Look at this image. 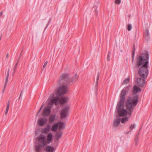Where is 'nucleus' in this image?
<instances>
[{"label":"nucleus","mask_w":152,"mask_h":152,"mask_svg":"<svg viewBox=\"0 0 152 152\" xmlns=\"http://www.w3.org/2000/svg\"><path fill=\"white\" fill-rule=\"evenodd\" d=\"M12 75H14V74H13Z\"/></svg>","instance_id":"nucleus-42"},{"label":"nucleus","mask_w":152,"mask_h":152,"mask_svg":"<svg viewBox=\"0 0 152 152\" xmlns=\"http://www.w3.org/2000/svg\"><path fill=\"white\" fill-rule=\"evenodd\" d=\"M23 51V50H21V52H22Z\"/></svg>","instance_id":"nucleus-43"},{"label":"nucleus","mask_w":152,"mask_h":152,"mask_svg":"<svg viewBox=\"0 0 152 152\" xmlns=\"http://www.w3.org/2000/svg\"><path fill=\"white\" fill-rule=\"evenodd\" d=\"M51 125L49 124H47L46 127L43 128L42 130V132L44 133H47L50 131Z\"/></svg>","instance_id":"nucleus-14"},{"label":"nucleus","mask_w":152,"mask_h":152,"mask_svg":"<svg viewBox=\"0 0 152 152\" xmlns=\"http://www.w3.org/2000/svg\"><path fill=\"white\" fill-rule=\"evenodd\" d=\"M149 54L146 51L138 56L136 59V68L140 67L138 70L139 75L144 78H146L148 74V63Z\"/></svg>","instance_id":"nucleus-1"},{"label":"nucleus","mask_w":152,"mask_h":152,"mask_svg":"<svg viewBox=\"0 0 152 152\" xmlns=\"http://www.w3.org/2000/svg\"><path fill=\"white\" fill-rule=\"evenodd\" d=\"M137 136H138V135H137L136 136V138L135 140V142H138V141L139 139H138V138Z\"/></svg>","instance_id":"nucleus-31"},{"label":"nucleus","mask_w":152,"mask_h":152,"mask_svg":"<svg viewBox=\"0 0 152 152\" xmlns=\"http://www.w3.org/2000/svg\"><path fill=\"white\" fill-rule=\"evenodd\" d=\"M121 119L120 118H118L114 120L113 121V126L114 127H117L121 121Z\"/></svg>","instance_id":"nucleus-13"},{"label":"nucleus","mask_w":152,"mask_h":152,"mask_svg":"<svg viewBox=\"0 0 152 152\" xmlns=\"http://www.w3.org/2000/svg\"><path fill=\"white\" fill-rule=\"evenodd\" d=\"M99 72H98L97 73V74L96 78V84H95V87H96V86H97L98 85V80H99Z\"/></svg>","instance_id":"nucleus-21"},{"label":"nucleus","mask_w":152,"mask_h":152,"mask_svg":"<svg viewBox=\"0 0 152 152\" xmlns=\"http://www.w3.org/2000/svg\"><path fill=\"white\" fill-rule=\"evenodd\" d=\"M5 86H4V88L3 90L2 91V93L3 94L4 93V91H5Z\"/></svg>","instance_id":"nucleus-35"},{"label":"nucleus","mask_w":152,"mask_h":152,"mask_svg":"<svg viewBox=\"0 0 152 152\" xmlns=\"http://www.w3.org/2000/svg\"><path fill=\"white\" fill-rule=\"evenodd\" d=\"M115 2L116 4H119L121 2V0H115Z\"/></svg>","instance_id":"nucleus-29"},{"label":"nucleus","mask_w":152,"mask_h":152,"mask_svg":"<svg viewBox=\"0 0 152 152\" xmlns=\"http://www.w3.org/2000/svg\"><path fill=\"white\" fill-rule=\"evenodd\" d=\"M9 105H7L5 112V114L6 115L7 114L9 108Z\"/></svg>","instance_id":"nucleus-25"},{"label":"nucleus","mask_w":152,"mask_h":152,"mask_svg":"<svg viewBox=\"0 0 152 152\" xmlns=\"http://www.w3.org/2000/svg\"><path fill=\"white\" fill-rule=\"evenodd\" d=\"M129 81V78H127V79H125L123 82L122 83V85H124L125 84H126L128 83Z\"/></svg>","instance_id":"nucleus-22"},{"label":"nucleus","mask_w":152,"mask_h":152,"mask_svg":"<svg viewBox=\"0 0 152 152\" xmlns=\"http://www.w3.org/2000/svg\"><path fill=\"white\" fill-rule=\"evenodd\" d=\"M42 107H41L40 108V109H39V111H38V112L37 113V114H38V113H39L40 112V111H41V110H42Z\"/></svg>","instance_id":"nucleus-34"},{"label":"nucleus","mask_w":152,"mask_h":152,"mask_svg":"<svg viewBox=\"0 0 152 152\" xmlns=\"http://www.w3.org/2000/svg\"><path fill=\"white\" fill-rule=\"evenodd\" d=\"M141 91V89L136 85H134L133 87V93L134 94H135L137 93L140 92Z\"/></svg>","instance_id":"nucleus-11"},{"label":"nucleus","mask_w":152,"mask_h":152,"mask_svg":"<svg viewBox=\"0 0 152 152\" xmlns=\"http://www.w3.org/2000/svg\"><path fill=\"white\" fill-rule=\"evenodd\" d=\"M138 96L135 95L133 99L131 100V98L129 97L127 100L126 104V107L128 111V115L131 117L134 109L133 106H136L138 103Z\"/></svg>","instance_id":"nucleus-6"},{"label":"nucleus","mask_w":152,"mask_h":152,"mask_svg":"<svg viewBox=\"0 0 152 152\" xmlns=\"http://www.w3.org/2000/svg\"><path fill=\"white\" fill-rule=\"evenodd\" d=\"M22 93H23V91L22 90L21 92V93H20V96L19 98V100L20 99V98H21Z\"/></svg>","instance_id":"nucleus-33"},{"label":"nucleus","mask_w":152,"mask_h":152,"mask_svg":"<svg viewBox=\"0 0 152 152\" xmlns=\"http://www.w3.org/2000/svg\"><path fill=\"white\" fill-rule=\"evenodd\" d=\"M137 142H135V144L136 145H137Z\"/></svg>","instance_id":"nucleus-40"},{"label":"nucleus","mask_w":152,"mask_h":152,"mask_svg":"<svg viewBox=\"0 0 152 152\" xmlns=\"http://www.w3.org/2000/svg\"><path fill=\"white\" fill-rule=\"evenodd\" d=\"M55 114H51L50 115L49 118V121L50 123L52 124L53 123L55 120Z\"/></svg>","instance_id":"nucleus-15"},{"label":"nucleus","mask_w":152,"mask_h":152,"mask_svg":"<svg viewBox=\"0 0 152 152\" xmlns=\"http://www.w3.org/2000/svg\"><path fill=\"white\" fill-rule=\"evenodd\" d=\"M135 53V47L134 46V50L132 51V61H133L134 60Z\"/></svg>","instance_id":"nucleus-23"},{"label":"nucleus","mask_w":152,"mask_h":152,"mask_svg":"<svg viewBox=\"0 0 152 152\" xmlns=\"http://www.w3.org/2000/svg\"><path fill=\"white\" fill-rule=\"evenodd\" d=\"M135 128V125L134 124H132L131 126L129 127V129L130 130V131H132V130Z\"/></svg>","instance_id":"nucleus-24"},{"label":"nucleus","mask_w":152,"mask_h":152,"mask_svg":"<svg viewBox=\"0 0 152 152\" xmlns=\"http://www.w3.org/2000/svg\"><path fill=\"white\" fill-rule=\"evenodd\" d=\"M67 92V86H60L57 90L56 94L57 95L56 97H54V94L50 95L49 97L50 102L49 103L48 105H52L54 103L56 105H57L59 102L61 104H63L66 103L67 100V98L62 97L59 99V96L62 95L66 94Z\"/></svg>","instance_id":"nucleus-3"},{"label":"nucleus","mask_w":152,"mask_h":152,"mask_svg":"<svg viewBox=\"0 0 152 152\" xmlns=\"http://www.w3.org/2000/svg\"><path fill=\"white\" fill-rule=\"evenodd\" d=\"M21 53L20 54V56L19 57V58L18 59L16 63L15 64L14 66V72H13V73H15V71H16V69L17 68L18 64V62H19V61H20V57H21Z\"/></svg>","instance_id":"nucleus-19"},{"label":"nucleus","mask_w":152,"mask_h":152,"mask_svg":"<svg viewBox=\"0 0 152 152\" xmlns=\"http://www.w3.org/2000/svg\"><path fill=\"white\" fill-rule=\"evenodd\" d=\"M69 109L70 106L69 105L65 106L62 109L60 113L61 119H64L68 115Z\"/></svg>","instance_id":"nucleus-7"},{"label":"nucleus","mask_w":152,"mask_h":152,"mask_svg":"<svg viewBox=\"0 0 152 152\" xmlns=\"http://www.w3.org/2000/svg\"><path fill=\"white\" fill-rule=\"evenodd\" d=\"M9 57V55H8V53H7V56H6V57L7 58H8Z\"/></svg>","instance_id":"nucleus-39"},{"label":"nucleus","mask_w":152,"mask_h":152,"mask_svg":"<svg viewBox=\"0 0 152 152\" xmlns=\"http://www.w3.org/2000/svg\"><path fill=\"white\" fill-rule=\"evenodd\" d=\"M62 133L61 132H57L56 134V139L58 140L62 136Z\"/></svg>","instance_id":"nucleus-18"},{"label":"nucleus","mask_w":152,"mask_h":152,"mask_svg":"<svg viewBox=\"0 0 152 152\" xmlns=\"http://www.w3.org/2000/svg\"><path fill=\"white\" fill-rule=\"evenodd\" d=\"M44 150L46 152H54V149L53 147L49 145L46 146Z\"/></svg>","instance_id":"nucleus-12"},{"label":"nucleus","mask_w":152,"mask_h":152,"mask_svg":"<svg viewBox=\"0 0 152 152\" xmlns=\"http://www.w3.org/2000/svg\"><path fill=\"white\" fill-rule=\"evenodd\" d=\"M8 77H7V76H6V78H5V84H4L5 87H6V86L8 80Z\"/></svg>","instance_id":"nucleus-26"},{"label":"nucleus","mask_w":152,"mask_h":152,"mask_svg":"<svg viewBox=\"0 0 152 152\" xmlns=\"http://www.w3.org/2000/svg\"><path fill=\"white\" fill-rule=\"evenodd\" d=\"M44 103L42 104V106H41V107H42H42H43V106H44Z\"/></svg>","instance_id":"nucleus-41"},{"label":"nucleus","mask_w":152,"mask_h":152,"mask_svg":"<svg viewBox=\"0 0 152 152\" xmlns=\"http://www.w3.org/2000/svg\"><path fill=\"white\" fill-rule=\"evenodd\" d=\"M48 119L47 118H41L38 120V123L39 126H43L47 123Z\"/></svg>","instance_id":"nucleus-9"},{"label":"nucleus","mask_w":152,"mask_h":152,"mask_svg":"<svg viewBox=\"0 0 152 152\" xmlns=\"http://www.w3.org/2000/svg\"><path fill=\"white\" fill-rule=\"evenodd\" d=\"M53 135L51 133H49L47 136V141L45 137L42 135L37 137V145H35V149L36 152H40L42 150L49 144L52 141Z\"/></svg>","instance_id":"nucleus-4"},{"label":"nucleus","mask_w":152,"mask_h":152,"mask_svg":"<svg viewBox=\"0 0 152 152\" xmlns=\"http://www.w3.org/2000/svg\"><path fill=\"white\" fill-rule=\"evenodd\" d=\"M3 12H1V13H0V18L2 16V15Z\"/></svg>","instance_id":"nucleus-38"},{"label":"nucleus","mask_w":152,"mask_h":152,"mask_svg":"<svg viewBox=\"0 0 152 152\" xmlns=\"http://www.w3.org/2000/svg\"><path fill=\"white\" fill-rule=\"evenodd\" d=\"M132 28V26L131 24H129L127 26V29L128 31H130Z\"/></svg>","instance_id":"nucleus-27"},{"label":"nucleus","mask_w":152,"mask_h":152,"mask_svg":"<svg viewBox=\"0 0 152 152\" xmlns=\"http://www.w3.org/2000/svg\"><path fill=\"white\" fill-rule=\"evenodd\" d=\"M137 84L138 86L142 87L145 84V80L143 78H138L137 79Z\"/></svg>","instance_id":"nucleus-10"},{"label":"nucleus","mask_w":152,"mask_h":152,"mask_svg":"<svg viewBox=\"0 0 152 152\" xmlns=\"http://www.w3.org/2000/svg\"><path fill=\"white\" fill-rule=\"evenodd\" d=\"M48 63V61H46L45 63H44L43 66V69L45 68V67L46 66Z\"/></svg>","instance_id":"nucleus-30"},{"label":"nucleus","mask_w":152,"mask_h":152,"mask_svg":"<svg viewBox=\"0 0 152 152\" xmlns=\"http://www.w3.org/2000/svg\"><path fill=\"white\" fill-rule=\"evenodd\" d=\"M10 100H9L8 102H7V105H10Z\"/></svg>","instance_id":"nucleus-36"},{"label":"nucleus","mask_w":152,"mask_h":152,"mask_svg":"<svg viewBox=\"0 0 152 152\" xmlns=\"http://www.w3.org/2000/svg\"><path fill=\"white\" fill-rule=\"evenodd\" d=\"M58 123L59 129H61L65 127V126L62 122H59Z\"/></svg>","instance_id":"nucleus-20"},{"label":"nucleus","mask_w":152,"mask_h":152,"mask_svg":"<svg viewBox=\"0 0 152 152\" xmlns=\"http://www.w3.org/2000/svg\"><path fill=\"white\" fill-rule=\"evenodd\" d=\"M78 78V77L76 74L71 77L69 74L63 73L60 76L59 80L57 82V84L61 86H66L67 87V85L72 84V82L77 80Z\"/></svg>","instance_id":"nucleus-5"},{"label":"nucleus","mask_w":152,"mask_h":152,"mask_svg":"<svg viewBox=\"0 0 152 152\" xmlns=\"http://www.w3.org/2000/svg\"><path fill=\"white\" fill-rule=\"evenodd\" d=\"M131 132V131H130H130H127V132H126V134H129V133L130 132Z\"/></svg>","instance_id":"nucleus-37"},{"label":"nucleus","mask_w":152,"mask_h":152,"mask_svg":"<svg viewBox=\"0 0 152 152\" xmlns=\"http://www.w3.org/2000/svg\"><path fill=\"white\" fill-rule=\"evenodd\" d=\"M144 36L146 40H148L149 39V34L148 29H147L146 30L144 33Z\"/></svg>","instance_id":"nucleus-17"},{"label":"nucleus","mask_w":152,"mask_h":152,"mask_svg":"<svg viewBox=\"0 0 152 152\" xmlns=\"http://www.w3.org/2000/svg\"><path fill=\"white\" fill-rule=\"evenodd\" d=\"M58 126V123H57L53 125L51 128V130L53 132H56Z\"/></svg>","instance_id":"nucleus-16"},{"label":"nucleus","mask_w":152,"mask_h":152,"mask_svg":"<svg viewBox=\"0 0 152 152\" xmlns=\"http://www.w3.org/2000/svg\"><path fill=\"white\" fill-rule=\"evenodd\" d=\"M9 70L8 69L7 71V74L6 76L7 77H9Z\"/></svg>","instance_id":"nucleus-32"},{"label":"nucleus","mask_w":152,"mask_h":152,"mask_svg":"<svg viewBox=\"0 0 152 152\" xmlns=\"http://www.w3.org/2000/svg\"><path fill=\"white\" fill-rule=\"evenodd\" d=\"M127 93V90L126 88H123L121 91L120 95V99L118 103L116 110L119 117L124 116L127 115L128 116H125L122 118L121 120L122 123L127 121H128L129 117L128 115V111L124 108V103L125 100V96Z\"/></svg>","instance_id":"nucleus-2"},{"label":"nucleus","mask_w":152,"mask_h":152,"mask_svg":"<svg viewBox=\"0 0 152 152\" xmlns=\"http://www.w3.org/2000/svg\"><path fill=\"white\" fill-rule=\"evenodd\" d=\"M51 112L50 107L48 106L44 107L43 113L42 115L43 116H48Z\"/></svg>","instance_id":"nucleus-8"},{"label":"nucleus","mask_w":152,"mask_h":152,"mask_svg":"<svg viewBox=\"0 0 152 152\" xmlns=\"http://www.w3.org/2000/svg\"><path fill=\"white\" fill-rule=\"evenodd\" d=\"M111 53V52H109V54L107 55V60L108 61H109L110 60V54Z\"/></svg>","instance_id":"nucleus-28"}]
</instances>
